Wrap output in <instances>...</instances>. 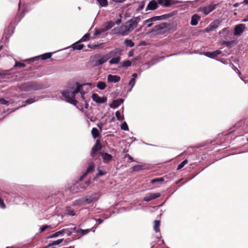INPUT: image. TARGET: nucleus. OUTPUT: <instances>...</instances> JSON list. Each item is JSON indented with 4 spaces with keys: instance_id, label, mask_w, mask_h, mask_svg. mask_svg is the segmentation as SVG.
Masks as SVG:
<instances>
[{
    "instance_id": "obj_1",
    "label": "nucleus",
    "mask_w": 248,
    "mask_h": 248,
    "mask_svg": "<svg viewBox=\"0 0 248 248\" xmlns=\"http://www.w3.org/2000/svg\"><path fill=\"white\" fill-rule=\"evenodd\" d=\"M85 84H80L79 83H76L75 86L72 88H69L62 92L63 96L67 100V102L76 105L78 101L76 100L75 96L80 93L82 100L85 99V92L83 91V86Z\"/></svg>"
},
{
    "instance_id": "obj_2",
    "label": "nucleus",
    "mask_w": 248,
    "mask_h": 248,
    "mask_svg": "<svg viewBox=\"0 0 248 248\" xmlns=\"http://www.w3.org/2000/svg\"><path fill=\"white\" fill-rule=\"evenodd\" d=\"M122 51L123 50L122 49L115 48L106 54L108 59L111 58L108 62L109 65L118 64L120 63L121 60Z\"/></svg>"
},
{
    "instance_id": "obj_3",
    "label": "nucleus",
    "mask_w": 248,
    "mask_h": 248,
    "mask_svg": "<svg viewBox=\"0 0 248 248\" xmlns=\"http://www.w3.org/2000/svg\"><path fill=\"white\" fill-rule=\"evenodd\" d=\"M108 56L106 54L102 55L100 53L96 54L91 58V61L94 66H99L108 60Z\"/></svg>"
},
{
    "instance_id": "obj_4",
    "label": "nucleus",
    "mask_w": 248,
    "mask_h": 248,
    "mask_svg": "<svg viewBox=\"0 0 248 248\" xmlns=\"http://www.w3.org/2000/svg\"><path fill=\"white\" fill-rule=\"evenodd\" d=\"M43 88H44V87L42 84L34 82L24 83L20 86V89L21 90L26 92L37 91Z\"/></svg>"
},
{
    "instance_id": "obj_5",
    "label": "nucleus",
    "mask_w": 248,
    "mask_h": 248,
    "mask_svg": "<svg viewBox=\"0 0 248 248\" xmlns=\"http://www.w3.org/2000/svg\"><path fill=\"white\" fill-rule=\"evenodd\" d=\"M169 24L163 22L155 26L153 29V31L156 34H162L166 33L169 31Z\"/></svg>"
},
{
    "instance_id": "obj_6",
    "label": "nucleus",
    "mask_w": 248,
    "mask_h": 248,
    "mask_svg": "<svg viewBox=\"0 0 248 248\" xmlns=\"http://www.w3.org/2000/svg\"><path fill=\"white\" fill-rule=\"evenodd\" d=\"M113 31L115 34H119L123 36L127 35L131 32L126 23L118 28L114 29Z\"/></svg>"
},
{
    "instance_id": "obj_7",
    "label": "nucleus",
    "mask_w": 248,
    "mask_h": 248,
    "mask_svg": "<svg viewBox=\"0 0 248 248\" xmlns=\"http://www.w3.org/2000/svg\"><path fill=\"white\" fill-rule=\"evenodd\" d=\"M140 16L134 17L129 19L125 23L128 27L130 31H132L138 26L139 22L140 21Z\"/></svg>"
},
{
    "instance_id": "obj_8",
    "label": "nucleus",
    "mask_w": 248,
    "mask_h": 248,
    "mask_svg": "<svg viewBox=\"0 0 248 248\" xmlns=\"http://www.w3.org/2000/svg\"><path fill=\"white\" fill-rule=\"evenodd\" d=\"M100 195L99 193H94L84 197L86 204H90L91 202L97 201Z\"/></svg>"
},
{
    "instance_id": "obj_9",
    "label": "nucleus",
    "mask_w": 248,
    "mask_h": 248,
    "mask_svg": "<svg viewBox=\"0 0 248 248\" xmlns=\"http://www.w3.org/2000/svg\"><path fill=\"white\" fill-rule=\"evenodd\" d=\"M246 25L244 24H239L236 25L234 29L233 34L235 36L240 35L245 30Z\"/></svg>"
},
{
    "instance_id": "obj_10",
    "label": "nucleus",
    "mask_w": 248,
    "mask_h": 248,
    "mask_svg": "<svg viewBox=\"0 0 248 248\" xmlns=\"http://www.w3.org/2000/svg\"><path fill=\"white\" fill-rule=\"evenodd\" d=\"M65 232H68L67 236H70L72 234V232L69 230V229H62L59 231L56 232L55 233L48 236L47 238H55L59 236L60 235H62Z\"/></svg>"
},
{
    "instance_id": "obj_11",
    "label": "nucleus",
    "mask_w": 248,
    "mask_h": 248,
    "mask_svg": "<svg viewBox=\"0 0 248 248\" xmlns=\"http://www.w3.org/2000/svg\"><path fill=\"white\" fill-rule=\"evenodd\" d=\"M101 149L102 147L100 142L98 140H97L95 143V144L93 146L92 149L91 153V156L93 157H94L96 155L97 152L101 150Z\"/></svg>"
},
{
    "instance_id": "obj_12",
    "label": "nucleus",
    "mask_w": 248,
    "mask_h": 248,
    "mask_svg": "<svg viewBox=\"0 0 248 248\" xmlns=\"http://www.w3.org/2000/svg\"><path fill=\"white\" fill-rule=\"evenodd\" d=\"M217 5V4H213L203 7L201 9V11L205 15H207L215 9H216Z\"/></svg>"
},
{
    "instance_id": "obj_13",
    "label": "nucleus",
    "mask_w": 248,
    "mask_h": 248,
    "mask_svg": "<svg viewBox=\"0 0 248 248\" xmlns=\"http://www.w3.org/2000/svg\"><path fill=\"white\" fill-rule=\"evenodd\" d=\"M160 196V193H149L146 195L144 197L143 200L145 202H149L150 201L154 200L157 198H158Z\"/></svg>"
},
{
    "instance_id": "obj_14",
    "label": "nucleus",
    "mask_w": 248,
    "mask_h": 248,
    "mask_svg": "<svg viewBox=\"0 0 248 248\" xmlns=\"http://www.w3.org/2000/svg\"><path fill=\"white\" fill-rule=\"evenodd\" d=\"M92 98H93V100L94 102H96L97 103H99V104L104 103L107 101V98L106 97H100L96 93H93V95H92Z\"/></svg>"
},
{
    "instance_id": "obj_15",
    "label": "nucleus",
    "mask_w": 248,
    "mask_h": 248,
    "mask_svg": "<svg viewBox=\"0 0 248 248\" xmlns=\"http://www.w3.org/2000/svg\"><path fill=\"white\" fill-rule=\"evenodd\" d=\"M221 51L219 50H216L213 52H204L201 54H203L209 58L214 59L216 56L221 54Z\"/></svg>"
},
{
    "instance_id": "obj_16",
    "label": "nucleus",
    "mask_w": 248,
    "mask_h": 248,
    "mask_svg": "<svg viewBox=\"0 0 248 248\" xmlns=\"http://www.w3.org/2000/svg\"><path fill=\"white\" fill-rule=\"evenodd\" d=\"M166 17V15H162L161 16H155L150 18L146 20H145L143 22V24L145 25V23L148 22H153L154 21H156L157 20H161L162 19H165Z\"/></svg>"
},
{
    "instance_id": "obj_17",
    "label": "nucleus",
    "mask_w": 248,
    "mask_h": 248,
    "mask_svg": "<svg viewBox=\"0 0 248 248\" xmlns=\"http://www.w3.org/2000/svg\"><path fill=\"white\" fill-rule=\"evenodd\" d=\"M124 101V100L122 98H119L113 101L111 104H110L109 106L111 108H118L122 103Z\"/></svg>"
},
{
    "instance_id": "obj_18",
    "label": "nucleus",
    "mask_w": 248,
    "mask_h": 248,
    "mask_svg": "<svg viewBox=\"0 0 248 248\" xmlns=\"http://www.w3.org/2000/svg\"><path fill=\"white\" fill-rule=\"evenodd\" d=\"M120 77L117 75H108V81L109 82L116 83L120 80Z\"/></svg>"
},
{
    "instance_id": "obj_19",
    "label": "nucleus",
    "mask_w": 248,
    "mask_h": 248,
    "mask_svg": "<svg viewBox=\"0 0 248 248\" xmlns=\"http://www.w3.org/2000/svg\"><path fill=\"white\" fill-rule=\"evenodd\" d=\"M157 2L155 0L151 1L148 4L147 8L148 10H154L157 8Z\"/></svg>"
},
{
    "instance_id": "obj_20",
    "label": "nucleus",
    "mask_w": 248,
    "mask_h": 248,
    "mask_svg": "<svg viewBox=\"0 0 248 248\" xmlns=\"http://www.w3.org/2000/svg\"><path fill=\"white\" fill-rule=\"evenodd\" d=\"M200 17L196 14L194 15L191 17V24L192 26H196L198 24Z\"/></svg>"
},
{
    "instance_id": "obj_21",
    "label": "nucleus",
    "mask_w": 248,
    "mask_h": 248,
    "mask_svg": "<svg viewBox=\"0 0 248 248\" xmlns=\"http://www.w3.org/2000/svg\"><path fill=\"white\" fill-rule=\"evenodd\" d=\"M84 197L79 199L78 200H75L73 202V205L74 206H81L85 204V201H84Z\"/></svg>"
},
{
    "instance_id": "obj_22",
    "label": "nucleus",
    "mask_w": 248,
    "mask_h": 248,
    "mask_svg": "<svg viewBox=\"0 0 248 248\" xmlns=\"http://www.w3.org/2000/svg\"><path fill=\"white\" fill-rule=\"evenodd\" d=\"M145 167V164L143 163H140L135 165L132 168V170L134 171H138L140 170H143Z\"/></svg>"
},
{
    "instance_id": "obj_23",
    "label": "nucleus",
    "mask_w": 248,
    "mask_h": 248,
    "mask_svg": "<svg viewBox=\"0 0 248 248\" xmlns=\"http://www.w3.org/2000/svg\"><path fill=\"white\" fill-rule=\"evenodd\" d=\"M94 165L93 163H90L85 172L83 174V176H85L88 173L93 172L94 170Z\"/></svg>"
},
{
    "instance_id": "obj_24",
    "label": "nucleus",
    "mask_w": 248,
    "mask_h": 248,
    "mask_svg": "<svg viewBox=\"0 0 248 248\" xmlns=\"http://www.w3.org/2000/svg\"><path fill=\"white\" fill-rule=\"evenodd\" d=\"M220 23H221V21H220L219 20H216L214 21L213 22H212L210 24L209 26L211 28V29L213 31H214L218 27Z\"/></svg>"
},
{
    "instance_id": "obj_25",
    "label": "nucleus",
    "mask_w": 248,
    "mask_h": 248,
    "mask_svg": "<svg viewBox=\"0 0 248 248\" xmlns=\"http://www.w3.org/2000/svg\"><path fill=\"white\" fill-rule=\"evenodd\" d=\"M101 155L103 158L104 161L106 162L110 161L112 158L111 155L108 153H101Z\"/></svg>"
},
{
    "instance_id": "obj_26",
    "label": "nucleus",
    "mask_w": 248,
    "mask_h": 248,
    "mask_svg": "<svg viewBox=\"0 0 248 248\" xmlns=\"http://www.w3.org/2000/svg\"><path fill=\"white\" fill-rule=\"evenodd\" d=\"M79 42H80V41H78L72 45V48L73 49L79 50L83 48L84 45L83 44H79Z\"/></svg>"
},
{
    "instance_id": "obj_27",
    "label": "nucleus",
    "mask_w": 248,
    "mask_h": 248,
    "mask_svg": "<svg viewBox=\"0 0 248 248\" xmlns=\"http://www.w3.org/2000/svg\"><path fill=\"white\" fill-rule=\"evenodd\" d=\"M124 45L127 47H132L135 46L134 43L131 39H126L124 42Z\"/></svg>"
},
{
    "instance_id": "obj_28",
    "label": "nucleus",
    "mask_w": 248,
    "mask_h": 248,
    "mask_svg": "<svg viewBox=\"0 0 248 248\" xmlns=\"http://www.w3.org/2000/svg\"><path fill=\"white\" fill-rule=\"evenodd\" d=\"M114 23L111 21H108L106 23L105 25V30L104 31H108L112 28L114 26Z\"/></svg>"
},
{
    "instance_id": "obj_29",
    "label": "nucleus",
    "mask_w": 248,
    "mask_h": 248,
    "mask_svg": "<svg viewBox=\"0 0 248 248\" xmlns=\"http://www.w3.org/2000/svg\"><path fill=\"white\" fill-rule=\"evenodd\" d=\"M106 84L103 81H99L96 84V87L98 89L103 90L106 88Z\"/></svg>"
},
{
    "instance_id": "obj_30",
    "label": "nucleus",
    "mask_w": 248,
    "mask_h": 248,
    "mask_svg": "<svg viewBox=\"0 0 248 248\" xmlns=\"http://www.w3.org/2000/svg\"><path fill=\"white\" fill-rule=\"evenodd\" d=\"M96 1L101 7H106L108 5V0H96Z\"/></svg>"
},
{
    "instance_id": "obj_31",
    "label": "nucleus",
    "mask_w": 248,
    "mask_h": 248,
    "mask_svg": "<svg viewBox=\"0 0 248 248\" xmlns=\"http://www.w3.org/2000/svg\"><path fill=\"white\" fill-rule=\"evenodd\" d=\"M160 222V221L155 220L154 221V229L156 232H160L159 226Z\"/></svg>"
},
{
    "instance_id": "obj_32",
    "label": "nucleus",
    "mask_w": 248,
    "mask_h": 248,
    "mask_svg": "<svg viewBox=\"0 0 248 248\" xmlns=\"http://www.w3.org/2000/svg\"><path fill=\"white\" fill-rule=\"evenodd\" d=\"M115 115L117 118V119L120 121L122 122L124 119V116L123 114H121L120 111H117L115 113Z\"/></svg>"
},
{
    "instance_id": "obj_33",
    "label": "nucleus",
    "mask_w": 248,
    "mask_h": 248,
    "mask_svg": "<svg viewBox=\"0 0 248 248\" xmlns=\"http://www.w3.org/2000/svg\"><path fill=\"white\" fill-rule=\"evenodd\" d=\"M121 66L124 68H127L131 65L132 62L129 60L124 61L121 63Z\"/></svg>"
},
{
    "instance_id": "obj_34",
    "label": "nucleus",
    "mask_w": 248,
    "mask_h": 248,
    "mask_svg": "<svg viewBox=\"0 0 248 248\" xmlns=\"http://www.w3.org/2000/svg\"><path fill=\"white\" fill-rule=\"evenodd\" d=\"M63 239H58L56 241H54L51 243H50L47 246V247H50L52 246L58 245L60 244L63 241Z\"/></svg>"
},
{
    "instance_id": "obj_35",
    "label": "nucleus",
    "mask_w": 248,
    "mask_h": 248,
    "mask_svg": "<svg viewBox=\"0 0 248 248\" xmlns=\"http://www.w3.org/2000/svg\"><path fill=\"white\" fill-rule=\"evenodd\" d=\"M91 230L90 229H85L83 230L81 229H78L77 231V233L82 234L83 235L87 234L91 231Z\"/></svg>"
},
{
    "instance_id": "obj_36",
    "label": "nucleus",
    "mask_w": 248,
    "mask_h": 248,
    "mask_svg": "<svg viewBox=\"0 0 248 248\" xmlns=\"http://www.w3.org/2000/svg\"><path fill=\"white\" fill-rule=\"evenodd\" d=\"M15 63L14 65V67H25L26 65L24 63L22 62H19L17 61H16L15 59Z\"/></svg>"
},
{
    "instance_id": "obj_37",
    "label": "nucleus",
    "mask_w": 248,
    "mask_h": 248,
    "mask_svg": "<svg viewBox=\"0 0 248 248\" xmlns=\"http://www.w3.org/2000/svg\"><path fill=\"white\" fill-rule=\"evenodd\" d=\"M92 133L93 138H96L98 136V131L97 128H93L92 130Z\"/></svg>"
},
{
    "instance_id": "obj_38",
    "label": "nucleus",
    "mask_w": 248,
    "mask_h": 248,
    "mask_svg": "<svg viewBox=\"0 0 248 248\" xmlns=\"http://www.w3.org/2000/svg\"><path fill=\"white\" fill-rule=\"evenodd\" d=\"M188 161L186 159L184 160L182 162H181L178 166L177 170H179L183 168L187 163Z\"/></svg>"
},
{
    "instance_id": "obj_39",
    "label": "nucleus",
    "mask_w": 248,
    "mask_h": 248,
    "mask_svg": "<svg viewBox=\"0 0 248 248\" xmlns=\"http://www.w3.org/2000/svg\"><path fill=\"white\" fill-rule=\"evenodd\" d=\"M51 53H45L41 55V59L42 60H46L50 58L51 57Z\"/></svg>"
},
{
    "instance_id": "obj_40",
    "label": "nucleus",
    "mask_w": 248,
    "mask_h": 248,
    "mask_svg": "<svg viewBox=\"0 0 248 248\" xmlns=\"http://www.w3.org/2000/svg\"><path fill=\"white\" fill-rule=\"evenodd\" d=\"M66 212L69 215L72 216L75 215L74 211L70 207H67Z\"/></svg>"
},
{
    "instance_id": "obj_41",
    "label": "nucleus",
    "mask_w": 248,
    "mask_h": 248,
    "mask_svg": "<svg viewBox=\"0 0 248 248\" xmlns=\"http://www.w3.org/2000/svg\"><path fill=\"white\" fill-rule=\"evenodd\" d=\"M121 128L122 130H125V131H128L129 130L128 125L125 122H124L121 125Z\"/></svg>"
},
{
    "instance_id": "obj_42",
    "label": "nucleus",
    "mask_w": 248,
    "mask_h": 248,
    "mask_svg": "<svg viewBox=\"0 0 248 248\" xmlns=\"http://www.w3.org/2000/svg\"><path fill=\"white\" fill-rule=\"evenodd\" d=\"M164 181V179L162 177L161 178H157L155 179H153L151 180V183L154 184L157 182H161Z\"/></svg>"
},
{
    "instance_id": "obj_43",
    "label": "nucleus",
    "mask_w": 248,
    "mask_h": 248,
    "mask_svg": "<svg viewBox=\"0 0 248 248\" xmlns=\"http://www.w3.org/2000/svg\"><path fill=\"white\" fill-rule=\"evenodd\" d=\"M89 37H90V34L89 33H87L86 34H85L81 38V39L79 40V41L80 42H85V41H87L89 39Z\"/></svg>"
},
{
    "instance_id": "obj_44",
    "label": "nucleus",
    "mask_w": 248,
    "mask_h": 248,
    "mask_svg": "<svg viewBox=\"0 0 248 248\" xmlns=\"http://www.w3.org/2000/svg\"><path fill=\"white\" fill-rule=\"evenodd\" d=\"M136 83V79L135 78H131L129 82V85L131 86V88L129 90V91H131L132 90V89Z\"/></svg>"
},
{
    "instance_id": "obj_45",
    "label": "nucleus",
    "mask_w": 248,
    "mask_h": 248,
    "mask_svg": "<svg viewBox=\"0 0 248 248\" xmlns=\"http://www.w3.org/2000/svg\"><path fill=\"white\" fill-rule=\"evenodd\" d=\"M227 28H224L222 30L220 31L219 32V35L221 36H225L227 33Z\"/></svg>"
},
{
    "instance_id": "obj_46",
    "label": "nucleus",
    "mask_w": 248,
    "mask_h": 248,
    "mask_svg": "<svg viewBox=\"0 0 248 248\" xmlns=\"http://www.w3.org/2000/svg\"><path fill=\"white\" fill-rule=\"evenodd\" d=\"M50 226L49 225H44L40 229V232H43L44 231H45L46 229H47V228H50Z\"/></svg>"
},
{
    "instance_id": "obj_47",
    "label": "nucleus",
    "mask_w": 248,
    "mask_h": 248,
    "mask_svg": "<svg viewBox=\"0 0 248 248\" xmlns=\"http://www.w3.org/2000/svg\"><path fill=\"white\" fill-rule=\"evenodd\" d=\"M164 6L165 7H168L171 4L170 0H164Z\"/></svg>"
},
{
    "instance_id": "obj_48",
    "label": "nucleus",
    "mask_w": 248,
    "mask_h": 248,
    "mask_svg": "<svg viewBox=\"0 0 248 248\" xmlns=\"http://www.w3.org/2000/svg\"><path fill=\"white\" fill-rule=\"evenodd\" d=\"M0 103L2 105H7L8 104V102L3 98H0Z\"/></svg>"
},
{
    "instance_id": "obj_49",
    "label": "nucleus",
    "mask_w": 248,
    "mask_h": 248,
    "mask_svg": "<svg viewBox=\"0 0 248 248\" xmlns=\"http://www.w3.org/2000/svg\"><path fill=\"white\" fill-rule=\"evenodd\" d=\"M106 174V172L102 171L101 170H99L97 174V176L99 177L104 175Z\"/></svg>"
},
{
    "instance_id": "obj_50",
    "label": "nucleus",
    "mask_w": 248,
    "mask_h": 248,
    "mask_svg": "<svg viewBox=\"0 0 248 248\" xmlns=\"http://www.w3.org/2000/svg\"><path fill=\"white\" fill-rule=\"evenodd\" d=\"M104 31V30H96L94 31V35H98L100 34L102 31Z\"/></svg>"
},
{
    "instance_id": "obj_51",
    "label": "nucleus",
    "mask_w": 248,
    "mask_h": 248,
    "mask_svg": "<svg viewBox=\"0 0 248 248\" xmlns=\"http://www.w3.org/2000/svg\"><path fill=\"white\" fill-rule=\"evenodd\" d=\"M35 102L33 99H29L26 100V103L27 104H30Z\"/></svg>"
},
{
    "instance_id": "obj_52",
    "label": "nucleus",
    "mask_w": 248,
    "mask_h": 248,
    "mask_svg": "<svg viewBox=\"0 0 248 248\" xmlns=\"http://www.w3.org/2000/svg\"><path fill=\"white\" fill-rule=\"evenodd\" d=\"M102 47H103V44H100L98 45H94V46L93 47V48L94 49L102 48Z\"/></svg>"
},
{
    "instance_id": "obj_53",
    "label": "nucleus",
    "mask_w": 248,
    "mask_h": 248,
    "mask_svg": "<svg viewBox=\"0 0 248 248\" xmlns=\"http://www.w3.org/2000/svg\"><path fill=\"white\" fill-rule=\"evenodd\" d=\"M0 206L2 208L4 209L5 208V205L3 202L0 199Z\"/></svg>"
},
{
    "instance_id": "obj_54",
    "label": "nucleus",
    "mask_w": 248,
    "mask_h": 248,
    "mask_svg": "<svg viewBox=\"0 0 248 248\" xmlns=\"http://www.w3.org/2000/svg\"><path fill=\"white\" fill-rule=\"evenodd\" d=\"M164 0H157V4H159L164 5Z\"/></svg>"
},
{
    "instance_id": "obj_55",
    "label": "nucleus",
    "mask_w": 248,
    "mask_h": 248,
    "mask_svg": "<svg viewBox=\"0 0 248 248\" xmlns=\"http://www.w3.org/2000/svg\"><path fill=\"white\" fill-rule=\"evenodd\" d=\"M213 30L211 29V28L209 26L208 27H207L205 29V31L206 32H209V31H213Z\"/></svg>"
},
{
    "instance_id": "obj_56",
    "label": "nucleus",
    "mask_w": 248,
    "mask_h": 248,
    "mask_svg": "<svg viewBox=\"0 0 248 248\" xmlns=\"http://www.w3.org/2000/svg\"><path fill=\"white\" fill-rule=\"evenodd\" d=\"M115 2L122 3L125 1L126 0H111Z\"/></svg>"
},
{
    "instance_id": "obj_57",
    "label": "nucleus",
    "mask_w": 248,
    "mask_h": 248,
    "mask_svg": "<svg viewBox=\"0 0 248 248\" xmlns=\"http://www.w3.org/2000/svg\"><path fill=\"white\" fill-rule=\"evenodd\" d=\"M85 99H86V98L84 100H83L84 101V107H85V108H88L89 105H88V103L87 102V101H86V100Z\"/></svg>"
},
{
    "instance_id": "obj_58",
    "label": "nucleus",
    "mask_w": 248,
    "mask_h": 248,
    "mask_svg": "<svg viewBox=\"0 0 248 248\" xmlns=\"http://www.w3.org/2000/svg\"><path fill=\"white\" fill-rule=\"evenodd\" d=\"M39 57L37 56V57H35L31 58L30 59V60L32 62H33L34 61L39 60Z\"/></svg>"
},
{
    "instance_id": "obj_59",
    "label": "nucleus",
    "mask_w": 248,
    "mask_h": 248,
    "mask_svg": "<svg viewBox=\"0 0 248 248\" xmlns=\"http://www.w3.org/2000/svg\"><path fill=\"white\" fill-rule=\"evenodd\" d=\"M125 157H127L129 159L131 160V161H133V158L131 156H130L129 155H125Z\"/></svg>"
},
{
    "instance_id": "obj_60",
    "label": "nucleus",
    "mask_w": 248,
    "mask_h": 248,
    "mask_svg": "<svg viewBox=\"0 0 248 248\" xmlns=\"http://www.w3.org/2000/svg\"><path fill=\"white\" fill-rule=\"evenodd\" d=\"M96 221H97L99 224H101L103 222V220L101 218H98L96 219Z\"/></svg>"
},
{
    "instance_id": "obj_61",
    "label": "nucleus",
    "mask_w": 248,
    "mask_h": 248,
    "mask_svg": "<svg viewBox=\"0 0 248 248\" xmlns=\"http://www.w3.org/2000/svg\"><path fill=\"white\" fill-rule=\"evenodd\" d=\"M242 22H248V15L246 16V17L242 20Z\"/></svg>"
},
{
    "instance_id": "obj_62",
    "label": "nucleus",
    "mask_w": 248,
    "mask_h": 248,
    "mask_svg": "<svg viewBox=\"0 0 248 248\" xmlns=\"http://www.w3.org/2000/svg\"><path fill=\"white\" fill-rule=\"evenodd\" d=\"M138 74L136 73H134L132 75V78H135L136 79V78L137 77Z\"/></svg>"
},
{
    "instance_id": "obj_63",
    "label": "nucleus",
    "mask_w": 248,
    "mask_h": 248,
    "mask_svg": "<svg viewBox=\"0 0 248 248\" xmlns=\"http://www.w3.org/2000/svg\"><path fill=\"white\" fill-rule=\"evenodd\" d=\"M146 24H147V27H150L152 26V22H148V23H146Z\"/></svg>"
},
{
    "instance_id": "obj_64",
    "label": "nucleus",
    "mask_w": 248,
    "mask_h": 248,
    "mask_svg": "<svg viewBox=\"0 0 248 248\" xmlns=\"http://www.w3.org/2000/svg\"><path fill=\"white\" fill-rule=\"evenodd\" d=\"M121 22V19H118L116 21V24L117 25H119V24H120Z\"/></svg>"
}]
</instances>
